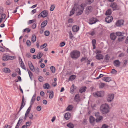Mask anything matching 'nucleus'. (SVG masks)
Masks as SVG:
<instances>
[{
	"instance_id": "obj_1",
	"label": "nucleus",
	"mask_w": 128,
	"mask_h": 128,
	"mask_svg": "<svg viewBox=\"0 0 128 128\" xmlns=\"http://www.w3.org/2000/svg\"><path fill=\"white\" fill-rule=\"evenodd\" d=\"M100 110L102 114H106L109 112V106L108 105L106 104H103L100 106Z\"/></svg>"
},
{
	"instance_id": "obj_2",
	"label": "nucleus",
	"mask_w": 128,
	"mask_h": 128,
	"mask_svg": "<svg viewBox=\"0 0 128 128\" xmlns=\"http://www.w3.org/2000/svg\"><path fill=\"white\" fill-rule=\"evenodd\" d=\"M80 52L76 50L72 51L70 53L71 58L74 60L77 59L80 56Z\"/></svg>"
},
{
	"instance_id": "obj_3",
	"label": "nucleus",
	"mask_w": 128,
	"mask_h": 128,
	"mask_svg": "<svg viewBox=\"0 0 128 128\" xmlns=\"http://www.w3.org/2000/svg\"><path fill=\"white\" fill-rule=\"evenodd\" d=\"M110 6L112 8L113 10H118L119 9L118 6L115 2H113L111 4Z\"/></svg>"
},
{
	"instance_id": "obj_4",
	"label": "nucleus",
	"mask_w": 128,
	"mask_h": 128,
	"mask_svg": "<svg viewBox=\"0 0 128 128\" xmlns=\"http://www.w3.org/2000/svg\"><path fill=\"white\" fill-rule=\"evenodd\" d=\"M114 95L113 94H108L107 98V100L108 102H110L112 101L114 98Z\"/></svg>"
},
{
	"instance_id": "obj_5",
	"label": "nucleus",
	"mask_w": 128,
	"mask_h": 128,
	"mask_svg": "<svg viewBox=\"0 0 128 128\" xmlns=\"http://www.w3.org/2000/svg\"><path fill=\"white\" fill-rule=\"evenodd\" d=\"M78 9V8L75 5H74L73 8L72 9V10L70 12V14L69 15L70 16L72 15L74 13L75 11H77Z\"/></svg>"
},
{
	"instance_id": "obj_6",
	"label": "nucleus",
	"mask_w": 128,
	"mask_h": 128,
	"mask_svg": "<svg viewBox=\"0 0 128 128\" xmlns=\"http://www.w3.org/2000/svg\"><path fill=\"white\" fill-rule=\"evenodd\" d=\"M84 4H82L80 5V10L77 12L76 15L78 16L81 14L83 12L84 10V6H85Z\"/></svg>"
},
{
	"instance_id": "obj_7",
	"label": "nucleus",
	"mask_w": 128,
	"mask_h": 128,
	"mask_svg": "<svg viewBox=\"0 0 128 128\" xmlns=\"http://www.w3.org/2000/svg\"><path fill=\"white\" fill-rule=\"evenodd\" d=\"M25 102H24V96H23L22 97V101L21 103V104L19 110L17 113V114H18L19 113L21 110L24 107V106L25 105Z\"/></svg>"
},
{
	"instance_id": "obj_8",
	"label": "nucleus",
	"mask_w": 128,
	"mask_h": 128,
	"mask_svg": "<svg viewBox=\"0 0 128 128\" xmlns=\"http://www.w3.org/2000/svg\"><path fill=\"white\" fill-rule=\"evenodd\" d=\"M112 20V17L110 16H108L105 18V19L106 22L108 23L111 22Z\"/></svg>"
},
{
	"instance_id": "obj_9",
	"label": "nucleus",
	"mask_w": 128,
	"mask_h": 128,
	"mask_svg": "<svg viewBox=\"0 0 128 128\" xmlns=\"http://www.w3.org/2000/svg\"><path fill=\"white\" fill-rule=\"evenodd\" d=\"M28 63L30 69L32 71L34 72L35 71V69L32 62L30 61H28Z\"/></svg>"
},
{
	"instance_id": "obj_10",
	"label": "nucleus",
	"mask_w": 128,
	"mask_h": 128,
	"mask_svg": "<svg viewBox=\"0 0 128 128\" xmlns=\"http://www.w3.org/2000/svg\"><path fill=\"white\" fill-rule=\"evenodd\" d=\"M42 17L44 18L46 17L48 15V11L46 10H44L42 11L41 13Z\"/></svg>"
},
{
	"instance_id": "obj_11",
	"label": "nucleus",
	"mask_w": 128,
	"mask_h": 128,
	"mask_svg": "<svg viewBox=\"0 0 128 128\" xmlns=\"http://www.w3.org/2000/svg\"><path fill=\"white\" fill-rule=\"evenodd\" d=\"M124 20H118L116 23V25L117 26H120L122 25H123Z\"/></svg>"
},
{
	"instance_id": "obj_12",
	"label": "nucleus",
	"mask_w": 128,
	"mask_h": 128,
	"mask_svg": "<svg viewBox=\"0 0 128 128\" xmlns=\"http://www.w3.org/2000/svg\"><path fill=\"white\" fill-rule=\"evenodd\" d=\"M95 94V95L101 97L104 96V92L103 91H100L97 92Z\"/></svg>"
},
{
	"instance_id": "obj_13",
	"label": "nucleus",
	"mask_w": 128,
	"mask_h": 128,
	"mask_svg": "<svg viewBox=\"0 0 128 128\" xmlns=\"http://www.w3.org/2000/svg\"><path fill=\"white\" fill-rule=\"evenodd\" d=\"M92 7L91 6L87 7L86 9V14H88L89 13L92 11Z\"/></svg>"
},
{
	"instance_id": "obj_14",
	"label": "nucleus",
	"mask_w": 128,
	"mask_h": 128,
	"mask_svg": "<svg viewBox=\"0 0 128 128\" xmlns=\"http://www.w3.org/2000/svg\"><path fill=\"white\" fill-rule=\"evenodd\" d=\"M113 64L114 66L116 67H118L120 65V62L118 60H117L114 61Z\"/></svg>"
},
{
	"instance_id": "obj_15",
	"label": "nucleus",
	"mask_w": 128,
	"mask_h": 128,
	"mask_svg": "<svg viewBox=\"0 0 128 128\" xmlns=\"http://www.w3.org/2000/svg\"><path fill=\"white\" fill-rule=\"evenodd\" d=\"M96 58L98 60L103 59L104 56L101 54H98L96 56Z\"/></svg>"
},
{
	"instance_id": "obj_16",
	"label": "nucleus",
	"mask_w": 128,
	"mask_h": 128,
	"mask_svg": "<svg viewBox=\"0 0 128 128\" xmlns=\"http://www.w3.org/2000/svg\"><path fill=\"white\" fill-rule=\"evenodd\" d=\"M97 22V20L96 18H92L90 19L89 22V24H92L95 23Z\"/></svg>"
},
{
	"instance_id": "obj_17",
	"label": "nucleus",
	"mask_w": 128,
	"mask_h": 128,
	"mask_svg": "<svg viewBox=\"0 0 128 128\" xmlns=\"http://www.w3.org/2000/svg\"><path fill=\"white\" fill-rule=\"evenodd\" d=\"M71 116V114L69 112H67L66 113L64 116L66 120H68Z\"/></svg>"
},
{
	"instance_id": "obj_18",
	"label": "nucleus",
	"mask_w": 128,
	"mask_h": 128,
	"mask_svg": "<svg viewBox=\"0 0 128 128\" xmlns=\"http://www.w3.org/2000/svg\"><path fill=\"white\" fill-rule=\"evenodd\" d=\"M79 29V26L75 25L73 26L72 28V31L74 32H77Z\"/></svg>"
},
{
	"instance_id": "obj_19",
	"label": "nucleus",
	"mask_w": 128,
	"mask_h": 128,
	"mask_svg": "<svg viewBox=\"0 0 128 128\" xmlns=\"http://www.w3.org/2000/svg\"><path fill=\"white\" fill-rule=\"evenodd\" d=\"M89 119L90 123L92 124L94 126V123L95 121V118L92 116H90V117Z\"/></svg>"
},
{
	"instance_id": "obj_20",
	"label": "nucleus",
	"mask_w": 128,
	"mask_h": 128,
	"mask_svg": "<svg viewBox=\"0 0 128 128\" xmlns=\"http://www.w3.org/2000/svg\"><path fill=\"white\" fill-rule=\"evenodd\" d=\"M20 60H21V61H20V60L19 59L20 63V66H21V67H22V69H23L25 70H26V68L25 66L24 65L23 62L22 61L21 58H20Z\"/></svg>"
},
{
	"instance_id": "obj_21",
	"label": "nucleus",
	"mask_w": 128,
	"mask_h": 128,
	"mask_svg": "<svg viewBox=\"0 0 128 128\" xmlns=\"http://www.w3.org/2000/svg\"><path fill=\"white\" fill-rule=\"evenodd\" d=\"M2 71L6 73H10V70L8 68H3L2 69Z\"/></svg>"
},
{
	"instance_id": "obj_22",
	"label": "nucleus",
	"mask_w": 128,
	"mask_h": 128,
	"mask_svg": "<svg viewBox=\"0 0 128 128\" xmlns=\"http://www.w3.org/2000/svg\"><path fill=\"white\" fill-rule=\"evenodd\" d=\"M110 39L112 40H114L116 38V36L114 33H112L110 34Z\"/></svg>"
},
{
	"instance_id": "obj_23",
	"label": "nucleus",
	"mask_w": 128,
	"mask_h": 128,
	"mask_svg": "<svg viewBox=\"0 0 128 128\" xmlns=\"http://www.w3.org/2000/svg\"><path fill=\"white\" fill-rule=\"evenodd\" d=\"M36 94H34L33 95L30 104H32L34 102L35 100L36 97Z\"/></svg>"
},
{
	"instance_id": "obj_24",
	"label": "nucleus",
	"mask_w": 128,
	"mask_h": 128,
	"mask_svg": "<svg viewBox=\"0 0 128 128\" xmlns=\"http://www.w3.org/2000/svg\"><path fill=\"white\" fill-rule=\"evenodd\" d=\"M43 87L45 89H48L49 88H50V85L46 83L44 84L43 85Z\"/></svg>"
},
{
	"instance_id": "obj_25",
	"label": "nucleus",
	"mask_w": 128,
	"mask_h": 128,
	"mask_svg": "<svg viewBox=\"0 0 128 128\" xmlns=\"http://www.w3.org/2000/svg\"><path fill=\"white\" fill-rule=\"evenodd\" d=\"M30 111L28 110H26L25 113V116L24 118V120H26V119L27 117H28V114H30Z\"/></svg>"
},
{
	"instance_id": "obj_26",
	"label": "nucleus",
	"mask_w": 128,
	"mask_h": 128,
	"mask_svg": "<svg viewBox=\"0 0 128 128\" xmlns=\"http://www.w3.org/2000/svg\"><path fill=\"white\" fill-rule=\"evenodd\" d=\"M103 80L106 82H109L111 80V78L110 77H105L103 78Z\"/></svg>"
},
{
	"instance_id": "obj_27",
	"label": "nucleus",
	"mask_w": 128,
	"mask_h": 128,
	"mask_svg": "<svg viewBox=\"0 0 128 128\" xmlns=\"http://www.w3.org/2000/svg\"><path fill=\"white\" fill-rule=\"evenodd\" d=\"M47 21L46 20H45L42 23L41 25V28H44L47 24Z\"/></svg>"
},
{
	"instance_id": "obj_28",
	"label": "nucleus",
	"mask_w": 128,
	"mask_h": 128,
	"mask_svg": "<svg viewBox=\"0 0 128 128\" xmlns=\"http://www.w3.org/2000/svg\"><path fill=\"white\" fill-rule=\"evenodd\" d=\"M74 100L76 102H78L80 101L79 99V96L78 94H76L74 97Z\"/></svg>"
},
{
	"instance_id": "obj_29",
	"label": "nucleus",
	"mask_w": 128,
	"mask_h": 128,
	"mask_svg": "<svg viewBox=\"0 0 128 128\" xmlns=\"http://www.w3.org/2000/svg\"><path fill=\"white\" fill-rule=\"evenodd\" d=\"M86 86L82 87L80 88V92L81 93H82L83 92H84L86 91Z\"/></svg>"
},
{
	"instance_id": "obj_30",
	"label": "nucleus",
	"mask_w": 128,
	"mask_h": 128,
	"mask_svg": "<svg viewBox=\"0 0 128 128\" xmlns=\"http://www.w3.org/2000/svg\"><path fill=\"white\" fill-rule=\"evenodd\" d=\"M112 13L111 9H108L106 12L105 15L106 16L110 15Z\"/></svg>"
},
{
	"instance_id": "obj_31",
	"label": "nucleus",
	"mask_w": 128,
	"mask_h": 128,
	"mask_svg": "<svg viewBox=\"0 0 128 128\" xmlns=\"http://www.w3.org/2000/svg\"><path fill=\"white\" fill-rule=\"evenodd\" d=\"M2 60L4 61H6L8 60V56L6 54H4L2 57Z\"/></svg>"
},
{
	"instance_id": "obj_32",
	"label": "nucleus",
	"mask_w": 128,
	"mask_h": 128,
	"mask_svg": "<svg viewBox=\"0 0 128 128\" xmlns=\"http://www.w3.org/2000/svg\"><path fill=\"white\" fill-rule=\"evenodd\" d=\"M102 119V116H100L96 118V122H100L101 120Z\"/></svg>"
},
{
	"instance_id": "obj_33",
	"label": "nucleus",
	"mask_w": 128,
	"mask_h": 128,
	"mask_svg": "<svg viewBox=\"0 0 128 128\" xmlns=\"http://www.w3.org/2000/svg\"><path fill=\"white\" fill-rule=\"evenodd\" d=\"M31 40L32 42H34L36 41V38L35 35L33 34L32 35Z\"/></svg>"
},
{
	"instance_id": "obj_34",
	"label": "nucleus",
	"mask_w": 128,
	"mask_h": 128,
	"mask_svg": "<svg viewBox=\"0 0 128 128\" xmlns=\"http://www.w3.org/2000/svg\"><path fill=\"white\" fill-rule=\"evenodd\" d=\"M67 126L69 128H73L74 127V125L70 122L67 124Z\"/></svg>"
},
{
	"instance_id": "obj_35",
	"label": "nucleus",
	"mask_w": 128,
	"mask_h": 128,
	"mask_svg": "<svg viewBox=\"0 0 128 128\" xmlns=\"http://www.w3.org/2000/svg\"><path fill=\"white\" fill-rule=\"evenodd\" d=\"M73 108L72 106V105H70L66 108V110L68 111H70L72 110Z\"/></svg>"
},
{
	"instance_id": "obj_36",
	"label": "nucleus",
	"mask_w": 128,
	"mask_h": 128,
	"mask_svg": "<svg viewBox=\"0 0 128 128\" xmlns=\"http://www.w3.org/2000/svg\"><path fill=\"white\" fill-rule=\"evenodd\" d=\"M76 78V76L75 75H72L71 76H70V77L69 78V80H73L74 79Z\"/></svg>"
},
{
	"instance_id": "obj_37",
	"label": "nucleus",
	"mask_w": 128,
	"mask_h": 128,
	"mask_svg": "<svg viewBox=\"0 0 128 128\" xmlns=\"http://www.w3.org/2000/svg\"><path fill=\"white\" fill-rule=\"evenodd\" d=\"M96 41L95 40H93L92 41V45L93 46V49H94L96 48L95 44H96Z\"/></svg>"
},
{
	"instance_id": "obj_38",
	"label": "nucleus",
	"mask_w": 128,
	"mask_h": 128,
	"mask_svg": "<svg viewBox=\"0 0 128 128\" xmlns=\"http://www.w3.org/2000/svg\"><path fill=\"white\" fill-rule=\"evenodd\" d=\"M50 70L53 73H54L55 72V68L53 66H51L50 68Z\"/></svg>"
},
{
	"instance_id": "obj_39",
	"label": "nucleus",
	"mask_w": 128,
	"mask_h": 128,
	"mask_svg": "<svg viewBox=\"0 0 128 128\" xmlns=\"http://www.w3.org/2000/svg\"><path fill=\"white\" fill-rule=\"evenodd\" d=\"M74 84H73L70 89V92L72 94V92L74 91Z\"/></svg>"
},
{
	"instance_id": "obj_40",
	"label": "nucleus",
	"mask_w": 128,
	"mask_h": 128,
	"mask_svg": "<svg viewBox=\"0 0 128 128\" xmlns=\"http://www.w3.org/2000/svg\"><path fill=\"white\" fill-rule=\"evenodd\" d=\"M43 54H42L41 52H39L38 54L37 58L38 59L40 58L42 56Z\"/></svg>"
},
{
	"instance_id": "obj_41",
	"label": "nucleus",
	"mask_w": 128,
	"mask_h": 128,
	"mask_svg": "<svg viewBox=\"0 0 128 128\" xmlns=\"http://www.w3.org/2000/svg\"><path fill=\"white\" fill-rule=\"evenodd\" d=\"M87 4H90L94 0H85Z\"/></svg>"
},
{
	"instance_id": "obj_42",
	"label": "nucleus",
	"mask_w": 128,
	"mask_h": 128,
	"mask_svg": "<svg viewBox=\"0 0 128 128\" xmlns=\"http://www.w3.org/2000/svg\"><path fill=\"white\" fill-rule=\"evenodd\" d=\"M105 84L104 83L101 82L99 84V88H102L104 86Z\"/></svg>"
},
{
	"instance_id": "obj_43",
	"label": "nucleus",
	"mask_w": 128,
	"mask_h": 128,
	"mask_svg": "<svg viewBox=\"0 0 128 128\" xmlns=\"http://www.w3.org/2000/svg\"><path fill=\"white\" fill-rule=\"evenodd\" d=\"M69 36L70 39L73 40L72 38H74L71 32L70 31L69 33Z\"/></svg>"
},
{
	"instance_id": "obj_44",
	"label": "nucleus",
	"mask_w": 128,
	"mask_h": 128,
	"mask_svg": "<svg viewBox=\"0 0 128 128\" xmlns=\"http://www.w3.org/2000/svg\"><path fill=\"white\" fill-rule=\"evenodd\" d=\"M54 96L53 92L52 90H51V93L50 94L49 98H50L51 99Z\"/></svg>"
},
{
	"instance_id": "obj_45",
	"label": "nucleus",
	"mask_w": 128,
	"mask_h": 128,
	"mask_svg": "<svg viewBox=\"0 0 128 128\" xmlns=\"http://www.w3.org/2000/svg\"><path fill=\"white\" fill-rule=\"evenodd\" d=\"M28 117L30 119L33 120V116L32 114V113H30L29 114H28Z\"/></svg>"
},
{
	"instance_id": "obj_46",
	"label": "nucleus",
	"mask_w": 128,
	"mask_h": 128,
	"mask_svg": "<svg viewBox=\"0 0 128 128\" xmlns=\"http://www.w3.org/2000/svg\"><path fill=\"white\" fill-rule=\"evenodd\" d=\"M45 35L46 36H48L50 34V32L48 30L45 31L44 32Z\"/></svg>"
},
{
	"instance_id": "obj_47",
	"label": "nucleus",
	"mask_w": 128,
	"mask_h": 128,
	"mask_svg": "<svg viewBox=\"0 0 128 128\" xmlns=\"http://www.w3.org/2000/svg\"><path fill=\"white\" fill-rule=\"evenodd\" d=\"M47 46V44L46 43H45L42 45H41L40 48L42 49H43L44 48L46 47Z\"/></svg>"
},
{
	"instance_id": "obj_48",
	"label": "nucleus",
	"mask_w": 128,
	"mask_h": 128,
	"mask_svg": "<svg viewBox=\"0 0 128 128\" xmlns=\"http://www.w3.org/2000/svg\"><path fill=\"white\" fill-rule=\"evenodd\" d=\"M110 58V56H109L108 54H107L105 56L104 59L108 61L109 60Z\"/></svg>"
},
{
	"instance_id": "obj_49",
	"label": "nucleus",
	"mask_w": 128,
	"mask_h": 128,
	"mask_svg": "<svg viewBox=\"0 0 128 128\" xmlns=\"http://www.w3.org/2000/svg\"><path fill=\"white\" fill-rule=\"evenodd\" d=\"M26 44L28 46H30L31 43L29 40H28L26 41Z\"/></svg>"
},
{
	"instance_id": "obj_50",
	"label": "nucleus",
	"mask_w": 128,
	"mask_h": 128,
	"mask_svg": "<svg viewBox=\"0 0 128 128\" xmlns=\"http://www.w3.org/2000/svg\"><path fill=\"white\" fill-rule=\"evenodd\" d=\"M0 14L1 16V18H0L2 20L4 19L6 16V14Z\"/></svg>"
},
{
	"instance_id": "obj_51",
	"label": "nucleus",
	"mask_w": 128,
	"mask_h": 128,
	"mask_svg": "<svg viewBox=\"0 0 128 128\" xmlns=\"http://www.w3.org/2000/svg\"><path fill=\"white\" fill-rule=\"evenodd\" d=\"M16 72L18 73L20 75L21 74V73L20 72V69L19 68H17L16 70Z\"/></svg>"
},
{
	"instance_id": "obj_52",
	"label": "nucleus",
	"mask_w": 128,
	"mask_h": 128,
	"mask_svg": "<svg viewBox=\"0 0 128 128\" xmlns=\"http://www.w3.org/2000/svg\"><path fill=\"white\" fill-rule=\"evenodd\" d=\"M27 70L30 77L31 78V76L32 75V72L28 70Z\"/></svg>"
},
{
	"instance_id": "obj_53",
	"label": "nucleus",
	"mask_w": 128,
	"mask_h": 128,
	"mask_svg": "<svg viewBox=\"0 0 128 128\" xmlns=\"http://www.w3.org/2000/svg\"><path fill=\"white\" fill-rule=\"evenodd\" d=\"M116 35L118 36H122V33L120 32H116Z\"/></svg>"
},
{
	"instance_id": "obj_54",
	"label": "nucleus",
	"mask_w": 128,
	"mask_h": 128,
	"mask_svg": "<svg viewBox=\"0 0 128 128\" xmlns=\"http://www.w3.org/2000/svg\"><path fill=\"white\" fill-rule=\"evenodd\" d=\"M41 106H38L36 107V110L38 111H40L41 110Z\"/></svg>"
},
{
	"instance_id": "obj_55",
	"label": "nucleus",
	"mask_w": 128,
	"mask_h": 128,
	"mask_svg": "<svg viewBox=\"0 0 128 128\" xmlns=\"http://www.w3.org/2000/svg\"><path fill=\"white\" fill-rule=\"evenodd\" d=\"M124 37H120L118 38V40L119 41V42H121L124 39Z\"/></svg>"
},
{
	"instance_id": "obj_56",
	"label": "nucleus",
	"mask_w": 128,
	"mask_h": 128,
	"mask_svg": "<svg viewBox=\"0 0 128 128\" xmlns=\"http://www.w3.org/2000/svg\"><path fill=\"white\" fill-rule=\"evenodd\" d=\"M55 6L54 5H52L50 9V10L51 11H52L54 10Z\"/></svg>"
},
{
	"instance_id": "obj_57",
	"label": "nucleus",
	"mask_w": 128,
	"mask_h": 128,
	"mask_svg": "<svg viewBox=\"0 0 128 128\" xmlns=\"http://www.w3.org/2000/svg\"><path fill=\"white\" fill-rule=\"evenodd\" d=\"M3 11L4 10L3 7L2 6L0 7V14H2Z\"/></svg>"
},
{
	"instance_id": "obj_58",
	"label": "nucleus",
	"mask_w": 128,
	"mask_h": 128,
	"mask_svg": "<svg viewBox=\"0 0 128 128\" xmlns=\"http://www.w3.org/2000/svg\"><path fill=\"white\" fill-rule=\"evenodd\" d=\"M35 22V20H30L28 23V24H30L34 22Z\"/></svg>"
},
{
	"instance_id": "obj_59",
	"label": "nucleus",
	"mask_w": 128,
	"mask_h": 128,
	"mask_svg": "<svg viewBox=\"0 0 128 128\" xmlns=\"http://www.w3.org/2000/svg\"><path fill=\"white\" fill-rule=\"evenodd\" d=\"M87 59H88L86 57H83L80 60V61L81 62H82L84 60H86H86H87Z\"/></svg>"
},
{
	"instance_id": "obj_60",
	"label": "nucleus",
	"mask_w": 128,
	"mask_h": 128,
	"mask_svg": "<svg viewBox=\"0 0 128 128\" xmlns=\"http://www.w3.org/2000/svg\"><path fill=\"white\" fill-rule=\"evenodd\" d=\"M31 124V122H26V126L27 127V126H30Z\"/></svg>"
},
{
	"instance_id": "obj_61",
	"label": "nucleus",
	"mask_w": 128,
	"mask_h": 128,
	"mask_svg": "<svg viewBox=\"0 0 128 128\" xmlns=\"http://www.w3.org/2000/svg\"><path fill=\"white\" fill-rule=\"evenodd\" d=\"M95 116L96 117V118L100 116V115L99 113L98 112H96L95 114Z\"/></svg>"
},
{
	"instance_id": "obj_62",
	"label": "nucleus",
	"mask_w": 128,
	"mask_h": 128,
	"mask_svg": "<svg viewBox=\"0 0 128 128\" xmlns=\"http://www.w3.org/2000/svg\"><path fill=\"white\" fill-rule=\"evenodd\" d=\"M108 126L106 125V124H103L101 128H108Z\"/></svg>"
},
{
	"instance_id": "obj_63",
	"label": "nucleus",
	"mask_w": 128,
	"mask_h": 128,
	"mask_svg": "<svg viewBox=\"0 0 128 128\" xmlns=\"http://www.w3.org/2000/svg\"><path fill=\"white\" fill-rule=\"evenodd\" d=\"M116 72L117 71L116 70L114 69H112L111 72V73L112 74H114L116 73Z\"/></svg>"
},
{
	"instance_id": "obj_64",
	"label": "nucleus",
	"mask_w": 128,
	"mask_h": 128,
	"mask_svg": "<svg viewBox=\"0 0 128 128\" xmlns=\"http://www.w3.org/2000/svg\"><path fill=\"white\" fill-rule=\"evenodd\" d=\"M128 62V60H124V63L123 64V66H126V64Z\"/></svg>"
}]
</instances>
